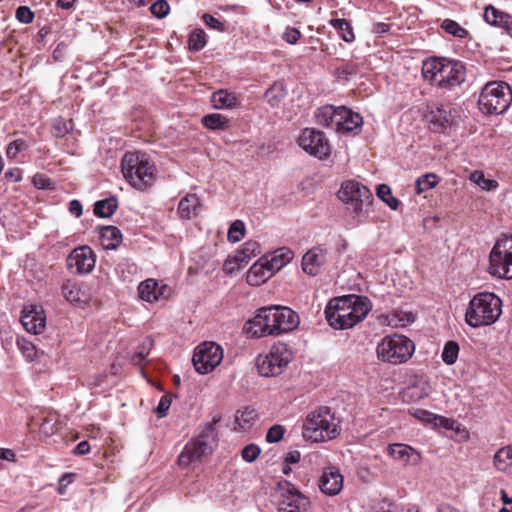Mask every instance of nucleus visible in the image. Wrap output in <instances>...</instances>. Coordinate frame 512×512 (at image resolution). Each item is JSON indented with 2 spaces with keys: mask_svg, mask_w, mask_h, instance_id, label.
Listing matches in <instances>:
<instances>
[{
  "mask_svg": "<svg viewBox=\"0 0 512 512\" xmlns=\"http://www.w3.org/2000/svg\"><path fill=\"white\" fill-rule=\"evenodd\" d=\"M260 253V244L257 241L249 240L244 243L242 249L235 255L238 263H247L252 257Z\"/></svg>",
  "mask_w": 512,
  "mask_h": 512,
  "instance_id": "nucleus-36",
  "label": "nucleus"
},
{
  "mask_svg": "<svg viewBox=\"0 0 512 512\" xmlns=\"http://www.w3.org/2000/svg\"><path fill=\"white\" fill-rule=\"evenodd\" d=\"M202 124L210 130H227L230 127V121L227 117L219 113L207 114L202 118Z\"/></svg>",
  "mask_w": 512,
  "mask_h": 512,
  "instance_id": "nucleus-34",
  "label": "nucleus"
},
{
  "mask_svg": "<svg viewBox=\"0 0 512 512\" xmlns=\"http://www.w3.org/2000/svg\"><path fill=\"white\" fill-rule=\"evenodd\" d=\"M256 418V412L254 409L245 408L242 411H238L235 418V424L241 430L249 429Z\"/></svg>",
  "mask_w": 512,
  "mask_h": 512,
  "instance_id": "nucleus-39",
  "label": "nucleus"
},
{
  "mask_svg": "<svg viewBox=\"0 0 512 512\" xmlns=\"http://www.w3.org/2000/svg\"><path fill=\"white\" fill-rule=\"evenodd\" d=\"M494 465L499 471H506L512 465V446L503 447L495 453Z\"/></svg>",
  "mask_w": 512,
  "mask_h": 512,
  "instance_id": "nucleus-37",
  "label": "nucleus"
},
{
  "mask_svg": "<svg viewBox=\"0 0 512 512\" xmlns=\"http://www.w3.org/2000/svg\"><path fill=\"white\" fill-rule=\"evenodd\" d=\"M16 346L27 362L37 360L39 356L44 353L43 351H39L35 344L24 337H17Z\"/></svg>",
  "mask_w": 512,
  "mask_h": 512,
  "instance_id": "nucleus-33",
  "label": "nucleus"
},
{
  "mask_svg": "<svg viewBox=\"0 0 512 512\" xmlns=\"http://www.w3.org/2000/svg\"><path fill=\"white\" fill-rule=\"evenodd\" d=\"M202 19L209 28L220 32L225 31V25L222 22H220L217 18H215L213 15L205 13L202 16Z\"/></svg>",
  "mask_w": 512,
  "mask_h": 512,
  "instance_id": "nucleus-57",
  "label": "nucleus"
},
{
  "mask_svg": "<svg viewBox=\"0 0 512 512\" xmlns=\"http://www.w3.org/2000/svg\"><path fill=\"white\" fill-rule=\"evenodd\" d=\"M32 181L34 186L39 189H48L52 185V181L46 175L40 173L35 174Z\"/></svg>",
  "mask_w": 512,
  "mask_h": 512,
  "instance_id": "nucleus-58",
  "label": "nucleus"
},
{
  "mask_svg": "<svg viewBox=\"0 0 512 512\" xmlns=\"http://www.w3.org/2000/svg\"><path fill=\"white\" fill-rule=\"evenodd\" d=\"M245 236V224L241 220L234 221L228 230V240L232 243L239 242Z\"/></svg>",
  "mask_w": 512,
  "mask_h": 512,
  "instance_id": "nucleus-45",
  "label": "nucleus"
},
{
  "mask_svg": "<svg viewBox=\"0 0 512 512\" xmlns=\"http://www.w3.org/2000/svg\"><path fill=\"white\" fill-rule=\"evenodd\" d=\"M330 24L339 32L345 42H352L355 39L353 29L346 19H332Z\"/></svg>",
  "mask_w": 512,
  "mask_h": 512,
  "instance_id": "nucleus-38",
  "label": "nucleus"
},
{
  "mask_svg": "<svg viewBox=\"0 0 512 512\" xmlns=\"http://www.w3.org/2000/svg\"><path fill=\"white\" fill-rule=\"evenodd\" d=\"M414 343L406 336L393 334L384 337L376 348L378 359L391 364H401L411 358Z\"/></svg>",
  "mask_w": 512,
  "mask_h": 512,
  "instance_id": "nucleus-9",
  "label": "nucleus"
},
{
  "mask_svg": "<svg viewBox=\"0 0 512 512\" xmlns=\"http://www.w3.org/2000/svg\"><path fill=\"white\" fill-rule=\"evenodd\" d=\"M21 323L24 329L35 335L40 334L46 327V316L41 306L27 305L21 312Z\"/></svg>",
  "mask_w": 512,
  "mask_h": 512,
  "instance_id": "nucleus-18",
  "label": "nucleus"
},
{
  "mask_svg": "<svg viewBox=\"0 0 512 512\" xmlns=\"http://www.w3.org/2000/svg\"><path fill=\"white\" fill-rule=\"evenodd\" d=\"M55 424L53 423L52 419L46 418L44 422L41 425V430L46 435H52L55 433L56 429L54 428Z\"/></svg>",
  "mask_w": 512,
  "mask_h": 512,
  "instance_id": "nucleus-64",
  "label": "nucleus"
},
{
  "mask_svg": "<svg viewBox=\"0 0 512 512\" xmlns=\"http://www.w3.org/2000/svg\"><path fill=\"white\" fill-rule=\"evenodd\" d=\"M275 313L274 306L259 309L257 315L250 322V329L255 337L277 335Z\"/></svg>",
  "mask_w": 512,
  "mask_h": 512,
  "instance_id": "nucleus-14",
  "label": "nucleus"
},
{
  "mask_svg": "<svg viewBox=\"0 0 512 512\" xmlns=\"http://www.w3.org/2000/svg\"><path fill=\"white\" fill-rule=\"evenodd\" d=\"M315 119L317 124L336 131L337 122L342 119L340 115V107H335L333 105L320 107L315 112Z\"/></svg>",
  "mask_w": 512,
  "mask_h": 512,
  "instance_id": "nucleus-24",
  "label": "nucleus"
},
{
  "mask_svg": "<svg viewBox=\"0 0 512 512\" xmlns=\"http://www.w3.org/2000/svg\"><path fill=\"white\" fill-rule=\"evenodd\" d=\"M489 273L501 279H512V235L500 237L489 255Z\"/></svg>",
  "mask_w": 512,
  "mask_h": 512,
  "instance_id": "nucleus-10",
  "label": "nucleus"
},
{
  "mask_svg": "<svg viewBox=\"0 0 512 512\" xmlns=\"http://www.w3.org/2000/svg\"><path fill=\"white\" fill-rule=\"evenodd\" d=\"M189 48L199 51L206 45V34L202 29L194 30L189 36Z\"/></svg>",
  "mask_w": 512,
  "mask_h": 512,
  "instance_id": "nucleus-46",
  "label": "nucleus"
},
{
  "mask_svg": "<svg viewBox=\"0 0 512 512\" xmlns=\"http://www.w3.org/2000/svg\"><path fill=\"white\" fill-rule=\"evenodd\" d=\"M216 444L217 431L214 424H205L178 456L179 466L187 467L190 464L202 462L204 458L212 454Z\"/></svg>",
  "mask_w": 512,
  "mask_h": 512,
  "instance_id": "nucleus-5",
  "label": "nucleus"
},
{
  "mask_svg": "<svg viewBox=\"0 0 512 512\" xmlns=\"http://www.w3.org/2000/svg\"><path fill=\"white\" fill-rule=\"evenodd\" d=\"M171 406V399L165 395L162 396L157 407L155 408V413L158 418H163L167 415V411Z\"/></svg>",
  "mask_w": 512,
  "mask_h": 512,
  "instance_id": "nucleus-56",
  "label": "nucleus"
},
{
  "mask_svg": "<svg viewBox=\"0 0 512 512\" xmlns=\"http://www.w3.org/2000/svg\"><path fill=\"white\" fill-rule=\"evenodd\" d=\"M293 359V352L285 343L278 342L270 347L268 352L259 354L256 358L258 373L263 377L281 375Z\"/></svg>",
  "mask_w": 512,
  "mask_h": 512,
  "instance_id": "nucleus-7",
  "label": "nucleus"
},
{
  "mask_svg": "<svg viewBox=\"0 0 512 512\" xmlns=\"http://www.w3.org/2000/svg\"><path fill=\"white\" fill-rule=\"evenodd\" d=\"M62 294L70 303H85L86 298L84 292L81 291L79 285L72 281L67 280L62 285Z\"/></svg>",
  "mask_w": 512,
  "mask_h": 512,
  "instance_id": "nucleus-32",
  "label": "nucleus"
},
{
  "mask_svg": "<svg viewBox=\"0 0 512 512\" xmlns=\"http://www.w3.org/2000/svg\"><path fill=\"white\" fill-rule=\"evenodd\" d=\"M301 37V32L292 27H287L283 33V39L289 44H295Z\"/></svg>",
  "mask_w": 512,
  "mask_h": 512,
  "instance_id": "nucleus-59",
  "label": "nucleus"
},
{
  "mask_svg": "<svg viewBox=\"0 0 512 512\" xmlns=\"http://www.w3.org/2000/svg\"><path fill=\"white\" fill-rule=\"evenodd\" d=\"M441 27L446 33L458 38H465L468 35V31L452 19H445Z\"/></svg>",
  "mask_w": 512,
  "mask_h": 512,
  "instance_id": "nucleus-44",
  "label": "nucleus"
},
{
  "mask_svg": "<svg viewBox=\"0 0 512 512\" xmlns=\"http://www.w3.org/2000/svg\"><path fill=\"white\" fill-rule=\"evenodd\" d=\"M388 453L395 460L405 464L417 465L421 461V455L414 448L405 444H392L388 446Z\"/></svg>",
  "mask_w": 512,
  "mask_h": 512,
  "instance_id": "nucleus-23",
  "label": "nucleus"
},
{
  "mask_svg": "<svg viewBox=\"0 0 512 512\" xmlns=\"http://www.w3.org/2000/svg\"><path fill=\"white\" fill-rule=\"evenodd\" d=\"M459 354V345L455 341H448L443 348L441 358L447 365H452L457 361Z\"/></svg>",
  "mask_w": 512,
  "mask_h": 512,
  "instance_id": "nucleus-43",
  "label": "nucleus"
},
{
  "mask_svg": "<svg viewBox=\"0 0 512 512\" xmlns=\"http://www.w3.org/2000/svg\"><path fill=\"white\" fill-rule=\"evenodd\" d=\"M101 244L104 249H116L122 242L121 231L115 226H106L101 229Z\"/></svg>",
  "mask_w": 512,
  "mask_h": 512,
  "instance_id": "nucleus-29",
  "label": "nucleus"
},
{
  "mask_svg": "<svg viewBox=\"0 0 512 512\" xmlns=\"http://www.w3.org/2000/svg\"><path fill=\"white\" fill-rule=\"evenodd\" d=\"M308 506V498L302 495L294 486L286 484L282 487L279 502L280 512H306Z\"/></svg>",
  "mask_w": 512,
  "mask_h": 512,
  "instance_id": "nucleus-15",
  "label": "nucleus"
},
{
  "mask_svg": "<svg viewBox=\"0 0 512 512\" xmlns=\"http://www.w3.org/2000/svg\"><path fill=\"white\" fill-rule=\"evenodd\" d=\"M340 433L339 419L328 407L310 412L303 422L302 435L312 442H326Z\"/></svg>",
  "mask_w": 512,
  "mask_h": 512,
  "instance_id": "nucleus-3",
  "label": "nucleus"
},
{
  "mask_svg": "<svg viewBox=\"0 0 512 512\" xmlns=\"http://www.w3.org/2000/svg\"><path fill=\"white\" fill-rule=\"evenodd\" d=\"M502 314V301L491 292L477 293L469 302L465 322L472 328L494 324Z\"/></svg>",
  "mask_w": 512,
  "mask_h": 512,
  "instance_id": "nucleus-2",
  "label": "nucleus"
},
{
  "mask_svg": "<svg viewBox=\"0 0 512 512\" xmlns=\"http://www.w3.org/2000/svg\"><path fill=\"white\" fill-rule=\"evenodd\" d=\"M318 487L325 495L339 494L343 487V476L339 469L332 466L324 468L318 481Z\"/></svg>",
  "mask_w": 512,
  "mask_h": 512,
  "instance_id": "nucleus-19",
  "label": "nucleus"
},
{
  "mask_svg": "<svg viewBox=\"0 0 512 512\" xmlns=\"http://www.w3.org/2000/svg\"><path fill=\"white\" fill-rule=\"evenodd\" d=\"M121 170L129 184L138 190H145L154 183L156 167L145 153H125L121 161Z\"/></svg>",
  "mask_w": 512,
  "mask_h": 512,
  "instance_id": "nucleus-4",
  "label": "nucleus"
},
{
  "mask_svg": "<svg viewBox=\"0 0 512 512\" xmlns=\"http://www.w3.org/2000/svg\"><path fill=\"white\" fill-rule=\"evenodd\" d=\"M16 18L21 23L29 24L34 19V13L27 6H20L16 10Z\"/></svg>",
  "mask_w": 512,
  "mask_h": 512,
  "instance_id": "nucleus-54",
  "label": "nucleus"
},
{
  "mask_svg": "<svg viewBox=\"0 0 512 512\" xmlns=\"http://www.w3.org/2000/svg\"><path fill=\"white\" fill-rule=\"evenodd\" d=\"M439 182V177L436 174L428 173L416 180V192L421 194L429 189L434 188Z\"/></svg>",
  "mask_w": 512,
  "mask_h": 512,
  "instance_id": "nucleus-41",
  "label": "nucleus"
},
{
  "mask_svg": "<svg viewBox=\"0 0 512 512\" xmlns=\"http://www.w3.org/2000/svg\"><path fill=\"white\" fill-rule=\"evenodd\" d=\"M170 10V6L166 0H157L150 6L151 13L157 18L165 17Z\"/></svg>",
  "mask_w": 512,
  "mask_h": 512,
  "instance_id": "nucleus-49",
  "label": "nucleus"
},
{
  "mask_svg": "<svg viewBox=\"0 0 512 512\" xmlns=\"http://www.w3.org/2000/svg\"><path fill=\"white\" fill-rule=\"evenodd\" d=\"M277 335L287 333L297 328L299 325V316L292 309L284 306H274Z\"/></svg>",
  "mask_w": 512,
  "mask_h": 512,
  "instance_id": "nucleus-21",
  "label": "nucleus"
},
{
  "mask_svg": "<svg viewBox=\"0 0 512 512\" xmlns=\"http://www.w3.org/2000/svg\"><path fill=\"white\" fill-rule=\"evenodd\" d=\"M494 26L502 27L508 32L512 30V16L508 14H504L500 16L499 20L494 24Z\"/></svg>",
  "mask_w": 512,
  "mask_h": 512,
  "instance_id": "nucleus-62",
  "label": "nucleus"
},
{
  "mask_svg": "<svg viewBox=\"0 0 512 512\" xmlns=\"http://www.w3.org/2000/svg\"><path fill=\"white\" fill-rule=\"evenodd\" d=\"M455 110L450 105L431 106L426 115L427 121L433 131L450 128L454 124Z\"/></svg>",
  "mask_w": 512,
  "mask_h": 512,
  "instance_id": "nucleus-17",
  "label": "nucleus"
},
{
  "mask_svg": "<svg viewBox=\"0 0 512 512\" xmlns=\"http://www.w3.org/2000/svg\"><path fill=\"white\" fill-rule=\"evenodd\" d=\"M298 144L308 154L319 159L327 158L331 152L325 134L314 128H305L298 138Z\"/></svg>",
  "mask_w": 512,
  "mask_h": 512,
  "instance_id": "nucleus-12",
  "label": "nucleus"
},
{
  "mask_svg": "<svg viewBox=\"0 0 512 512\" xmlns=\"http://www.w3.org/2000/svg\"><path fill=\"white\" fill-rule=\"evenodd\" d=\"M285 433V428L282 425L275 424L268 429L266 434V441L269 443L279 442Z\"/></svg>",
  "mask_w": 512,
  "mask_h": 512,
  "instance_id": "nucleus-50",
  "label": "nucleus"
},
{
  "mask_svg": "<svg viewBox=\"0 0 512 512\" xmlns=\"http://www.w3.org/2000/svg\"><path fill=\"white\" fill-rule=\"evenodd\" d=\"M377 196L386 203L392 210L399 206V200L392 195L391 188L386 184H380L377 187Z\"/></svg>",
  "mask_w": 512,
  "mask_h": 512,
  "instance_id": "nucleus-42",
  "label": "nucleus"
},
{
  "mask_svg": "<svg viewBox=\"0 0 512 512\" xmlns=\"http://www.w3.org/2000/svg\"><path fill=\"white\" fill-rule=\"evenodd\" d=\"M29 148L28 143L23 139H16L10 142L6 148V156L9 159H15L20 152Z\"/></svg>",
  "mask_w": 512,
  "mask_h": 512,
  "instance_id": "nucleus-48",
  "label": "nucleus"
},
{
  "mask_svg": "<svg viewBox=\"0 0 512 512\" xmlns=\"http://www.w3.org/2000/svg\"><path fill=\"white\" fill-rule=\"evenodd\" d=\"M471 179L484 190H490L491 188H495L497 186L496 181L486 179L484 174L481 172H474L471 175Z\"/></svg>",
  "mask_w": 512,
  "mask_h": 512,
  "instance_id": "nucleus-51",
  "label": "nucleus"
},
{
  "mask_svg": "<svg viewBox=\"0 0 512 512\" xmlns=\"http://www.w3.org/2000/svg\"><path fill=\"white\" fill-rule=\"evenodd\" d=\"M512 103V90L502 81L487 83L479 96L478 104L486 114L499 115L504 113Z\"/></svg>",
  "mask_w": 512,
  "mask_h": 512,
  "instance_id": "nucleus-6",
  "label": "nucleus"
},
{
  "mask_svg": "<svg viewBox=\"0 0 512 512\" xmlns=\"http://www.w3.org/2000/svg\"><path fill=\"white\" fill-rule=\"evenodd\" d=\"M200 208V200L196 194H187L178 205V213L183 219H191L197 215Z\"/></svg>",
  "mask_w": 512,
  "mask_h": 512,
  "instance_id": "nucleus-28",
  "label": "nucleus"
},
{
  "mask_svg": "<svg viewBox=\"0 0 512 512\" xmlns=\"http://www.w3.org/2000/svg\"><path fill=\"white\" fill-rule=\"evenodd\" d=\"M327 252L321 247H313L307 251L302 258V269L310 275L316 276L320 273L321 267L327 261Z\"/></svg>",
  "mask_w": 512,
  "mask_h": 512,
  "instance_id": "nucleus-20",
  "label": "nucleus"
},
{
  "mask_svg": "<svg viewBox=\"0 0 512 512\" xmlns=\"http://www.w3.org/2000/svg\"><path fill=\"white\" fill-rule=\"evenodd\" d=\"M139 296L147 302L157 301L162 296V289L158 287V283L154 279H147L138 286Z\"/></svg>",
  "mask_w": 512,
  "mask_h": 512,
  "instance_id": "nucleus-30",
  "label": "nucleus"
},
{
  "mask_svg": "<svg viewBox=\"0 0 512 512\" xmlns=\"http://www.w3.org/2000/svg\"><path fill=\"white\" fill-rule=\"evenodd\" d=\"M260 454V448L255 444H249L242 449V459L248 463L255 461Z\"/></svg>",
  "mask_w": 512,
  "mask_h": 512,
  "instance_id": "nucleus-52",
  "label": "nucleus"
},
{
  "mask_svg": "<svg viewBox=\"0 0 512 512\" xmlns=\"http://www.w3.org/2000/svg\"><path fill=\"white\" fill-rule=\"evenodd\" d=\"M436 426L443 427L447 430H457L458 429V422L451 418H446L440 415H436L434 417V420L432 421Z\"/></svg>",
  "mask_w": 512,
  "mask_h": 512,
  "instance_id": "nucleus-53",
  "label": "nucleus"
},
{
  "mask_svg": "<svg viewBox=\"0 0 512 512\" xmlns=\"http://www.w3.org/2000/svg\"><path fill=\"white\" fill-rule=\"evenodd\" d=\"M265 98L267 99V102L270 103L272 106H277L282 98L281 95H277L275 93V88L270 87L265 92Z\"/></svg>",
  "mask_w": 512,
  "mask_h": 512,
  "instance_id": "nucleus-61",
  "label": "nucleus"
},
{
  "mask_svg": "<svg viewBox=\"0 0 512 512\" xmlns=\"http://www.w3.org/2000/svg\"><path fill=\"white\" fill-rule=\"evenodd\" d=\"M505 13L499 11L493 6H488L484 12V19L487 23L494 25L497 20H499L500 16H503Z\"/></svg>",
  "mask_w": 512,
  "mask_h": 512,
  "instance_id": "nucleus-55",
  "label": "nucleus"
},
{
  "mask_svg": "<svg viewBox=\"0 0 512 512\" xmlns=\"http://www.w3.org/2000/svg\"><path fill=\"white\" fill-rule=\"evenodd\" d=\"M274 273L267 259H260L250 267L247 272L246 280L248 284L252 286H259L270 279Z\"/></svg>",
  "mask_w": 512,
  "mask_h": 512,
  "instance_id": "nucleus-22",
  "label": "nucleus"
},
{
  "mask_svg": "<svg viewBox=\"0 0 512 512\" xmlns=\"http://www.w3.org/2000/svg\"><path fill=\"white\" fill-rule=\"evenodd\" d=\"M96 255L89 246H80L72 250L66 263L69 271L75 274H89L95 267Z\"/></svg>",
  "mask_w": 512,
  "mask_h": 512,
  "instance_id": "nucleus-13",
  "label": "nucleus"
},
{
  "mask_svg": "<svg viewBox=\"0 0 512 512\" xmlns=\"http://www.w3.org/2000/svg\"><path fill=\"white\" fill-rule=\"evenodd\" d=\"M410 413L420 421L428 423L432 422L435 417V414L424 409H412Z\"/></svg>",
  "mask_w": 512,
  "mask_h": 512,
  "instance_id": "nucleus-60",
  "label": "nucleus"
},
{
  "mask_svg": "<svg viewBox=\"0 0 512 512\" xmlns=\"http://www.w3.org/2000/svg\"><path fill=\"white\" fill-rule=\"evenodd\" d=\"M294 257V252L287 247H282L273 252L270 259H267L269 266L274 272L279 271L287 265Z\"/></svg>",
  "mask_w": 512,
  "mask_h": 512,
  "instance_id": "nucleus-31",
  "label": "nucleus"
},
{
  "mask_svg": "<svg viewBox=\"0 0 512 512\" xmlns=\"http://www.w3.org/2000/svg\"><path fill=\"white\" fill-rule=\"evenodd\" d=\"M211 104L214 109H232L238 105V98L232 92L218 90L212 94Z\"/></svg>",
  "mask_w": 512,
  "mask_h": 512,
  "instance_id": "nucleus-27",
  "label": "nucleus"
},
{
  "mask_svg": "<svg viewBox=\"0 0 512 512\" xmlns=\"http://www.w3.org/2000/svg\"><path fill=\"white\" fill-rule=\"evenodd\" d=\"M466 71L460 61L448 60L435 83L440 88L452 89L465 81Z\"/></svg>",
  "mask_w": 512,
  "mask_h": 512,
  "instance_id": "nucleus-16",
  "label": "nucleus"
},
{
  "mask_svg": "<svg viewBox=\"0 0 512 512\" xmlns=\"http://www.w3.org/2000/svg\"><path fill=\"white\" fill-rule=\"evenodd\" d=\"M341 120L337 122L336 132H352L355 129H359L363 123L360 114L347 109L344 106H340Z\"/></svg>",
  "mask_w": 512,
  "mask_h": 512,
  "instance_id": "nucleus-25",
  "label": "nucleus"
},
{
  "mask_svg": "<svg viewBox=\"0 0 512 512\" xmlns=\"http://www.w3.org/2000/svg\"><path fill=\"white\" fill-rule=\"evenodd\" d=\"M154 342L151 338L147 337L143 340V342L138 346L137 351L131 358V361L134 365H141V363L145 360V358L149 355Z\"/></svg>",
  "mask_w": 512,
  "mask_h": 512,
  "instance_id": "nucleus-40",
  "label": "nucleus"
},
{
  "mask_svg": "<svg viewBox=\"0 0 512 512\" xmlns=\"http://www.w3.org/2000/svg\"><path fill=\"white\" fill-rule=\"evenodd\" d=\"M447 61L446 58H430L424 61L422 66L423 77L436 83Z\"/></svg>",
  "mask_w": 512,
  "mask_h": 512,
  "instance_id": "nucleus-26",
  "label": "nucleus"
},
{
  "mask_svg": "<svg viewBox=\"0 0 512 512\" xmlns=\"http://www.w3.org/2000/svg\"><path fill=\"white\" fill-rule=\"evenodd\" d=\"M72 129V122L61 117L56 118L52 125V134L55 137L62 138Z\"/></svg>",
  "mask_w": 512,
  "mask_h": 512,
  "instance_id": "nucleus-47",
  "label": "nucleus"
},
{
  "mask_svg": "<svg viewBox=\"0 0 512 512\" xmlns=\"http://www.w3.org/2000/svg\"><path fill=\"white\" fill-rule=\"evenodd\" d=\"M5 178L12 182H20L22 180V170L13 168L5 172Z\"/></svg>",
  "mask_w": 512,
  "mask_h": 512,
  "instance_id": "nucleus-63",
  "label": "nucleus"
},
{
  "mask_svg": "<svg viewBox=\"0 0 512 512\" xmlns=\"http://www.w3.org/2000/svg\"><path fill=\"white\" fill-rule=\"evenodd\" d=\"M117 199L110 197L104 200H99L94 204V213L101 218L110 217L117 209Z\"/></svg>",
  "mask_w": 512,
  "mask_h": 512,
  "instance_id": "nucleus-35",
  "label": "nucleus"
},
{
  "mask_svg": "<svg viewBox=\"0 0 512 512\" xmlns=\"http://www.w3.org/2000/svg\"><path fill=\"white\" fill-rule=\"evenodd\" d=\"M371 309L366 297L348 295L330 300L325 308L327 322L334 329H349L362 321Z\"/></svg>",
  "mask_w": 512,
  "mask_h": 512,
  "instance_id": "nucleus-1",
  "label": "nucleus"
},
{
  "mask_svg": "<svg viewBox=\"0 0 512 512\" xmlns=\"http://www.w3.org/2000/svg\"><path fill=\"white\" fill-rule=\"evenodd\" d=\"M223 349L214 342H204L195 349L192 362L200 374L212 372L223 360Z\"/></svg>",
  "mask_w": 512,
  "mask_h": 512,
  "instance_id": "nucleus-11",
  "label": "nucleus"
},
{
  "mask_svg": "<svg viewBox=\"0 0 512 512\" xmlns=\"http://www.w3.org/2000/svg\"><path fill=\"white\" fill-rule=\"evenodd\" d=\"M338 197L354 217L367 213L373 202L371 191L356 180L343 182L338 191Z\"/></svg>",
  "mask_w": 512,
  "mask_h": 512,
  "instance_id": "nucleus-8",
  "label": "nucleus"
}]
</instances>
